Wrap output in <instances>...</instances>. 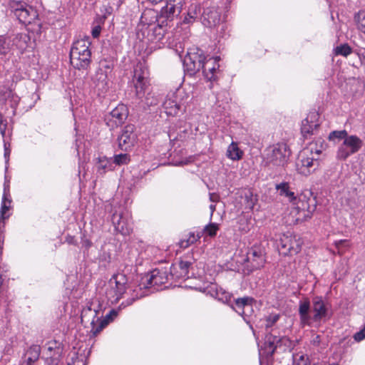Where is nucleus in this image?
<instances>
[{"mask_svg":"<svg viewBox=\"0 0 365 365\" xmlns=\"http://www.w3.org/2000/svg\"><path fill=\"white\" fill-rule=\"evenodd\" d=\"M126 276L122 273L113 275L108 282L109 288L107 289L106 294L111 303H117L123 294H130V297L128 298L125 302H123L120 308H125L133 303V302L143 295L138 291L141 288L133 289L130 286L127 285Z\"/></svg>","mask_w":365,"mask_h":365,"instance_id":"f257e3e1","label":"nucleus"},{"mask_svg":"<svg viewBox=\"0 0 365 365\" xmlns=\"http://www.w3.org/2000/svg\"><path fill=\"white\" fill-rule=\"evenodd\" d=\"M275 188L279 195L287 197L288 201L292 203L294 210L299 215L297 220H306L311 218L316 208L314 198L308 197L306 194H302L297 197L291 190L289 185L287 182L277 184Z\"/></svg>","mask_w":365,"mask_h":365,"instance_id":"f03ea898","label":"nucleus"},{"mask_svg":"<svg viewBox=\"0 0 365 365\" xmlns=\"http://www.w3.org/2000/svg\"><path fill=\"white\" fill-rule=\"evenodd\" d=\"M9 6L19 22L24 24H30L38 17L37 11L24 1L12 0Z\"/></svg>","mask_w":365,"mask_h":365,"instance_id":"7ed1b4c3","label":"nucleus"},{"mask_svg":"<svg viewBox=\"0 0 365 365\" xmlns=\"http://www.w3.org/2000/svg\"><path fill=\"white\" fill-rule=\"evenodd\" d=\"M290 150L286 143H277L266 150L267 163L274 166H283L289 156Z\"/></svg>","mask_w":365,"mask_h":365,"instance_id":"20e7f679","label":"nucleus"},{"mask_svg":"<svg viewBox=\"0 0 365 365\" xmlns=\"http://www.w3.org/2000/svg\"><path fill=\"white\" fill-rule=\"evenodd\" d=\"M312 155V148L304 149L299 155L297 162V170L299 173L308 176L314 173L319 167V160Z\"/></svg>","mask_w":365,"mask_h":365,"instance_id":"39448f33","label":"nucleus"},{"mask_svg":"<svg viewBox=\"0 0 365 365\" xmlns=\"http://www.w3.org/2000/svg\"><path fill=\"white\" fill-rule=\"evenodd\" d=\"M362 145L363 141L359 137L348 134L338 148L336 158L339 160H346L350 155L357 153Z\"/></svg>","mask_w":365,"mask_h":365,"instance_id":"423d86ee","label":"nucleus"},{"mask_svg":"<svg viewBox=\"0 0 365 365\" xmlns=\"http://www.w3.org/2000/svg\"><path fill=\"white\" fill-rule=\"evenodd\" d=\"M149 73L144 63H139L134 69L133 83L135 89V96L138 98H142L149 85Z\"/></svg>","mask_w":365,"mask_h":365,"instance_id":"0eeeda50","label":"nucleus"},{"mask_svg":"<svg viewBox=\"0 0 365 365\" xmlns=\"http://www.w3.org/2000/svg\"><path fill=\"white\" fill-rule=\"evenodd\" d=\"M185 0H167L166 4L160 10V19L171 21L181 13Z\"/></svg>","mask_w":365,"mask_h":365,"instance_id":"6e6552de","label":"nucleus"},{"mask_svg":"<svg viewBox=\"0 0 365 365\" xmlns=\"http://www.w3.org/2000/svg\"><path fill=\"white\" fill-rule=\"evenodd\" d=\"M220 57H205L201 69L204 77L210 81L217 79V72L219 70Z\"/></svg>","mask_w":365,"mask_h":365,"instance_id":"1a4fd4ad","label":"nucleus"},{"mask_svg":"<svg viewBox=\"0 0 365 365\" xmlns=\"http://www.w3.org/2000/svg\"><path fill=\"white\" fill-rule=\"evenodd\" d=\"M247 260L252 267L258 269L265 263V249L261 244L253 245L247 252Z\"/></svg>","mask_w":365,"mask_h":365,"instance_id":"9d476101","label":"nucleus"},{"mask_svg":"<svg viewBox=\"0 0 365 365\" xmlns=\"http://www.w3.org/2000/svg\"><path fill=\"white\" fill-rule=\"evenodd\" d=\"M172 277L170 272L168 273L166 269H155L151 272L150 275L147 278L148 284L145 287H153L158 289L159 287L166 284Z\"/></svg>","mask_w":365,"mask_h":365,"instance_id":"9b49d317","label":"nucleus"},{"mask_svg":"<svg viewBox=\"0 0 365 365\" xmlns=\"http://www.w3.org/2000/svg\"><path fill=\"white\" fill-rule=\"evenodd\" d=\"M118 145L121 150H128L132 148L136 141V135L134 133V126L128 125L123 129L118 138Z\"/></svg>","mask_w":365,"mask_h":365,"instance_id":"f8f14e48","label":"nucleus"},{"mask_svg":"<svg viewBox=\"0 0 365 365\" xmlns=\"http://www.w3.org/2000/svg\"><path fill=\"white\" fill-rule=\"evenodd\" d=\"M205 56L198 53H188L184 58V66L190 75L201 70Z\"/></svg>","mask_w":365,"mask_h":365,"instance_id":"ddd939ff","label":"nucleus"},{"mask_svg":"<svg viewBox=\"0 0 365 365\" xmlns=\"http://www.w3.org/2000/svg\"><path fill=\"white\" fill-rule=\"evenodd\" d=\"M301 241L293 236L284 235L280 239V246L284 255H295L301 250Z\"/></svg>","mask_w":365,"mask_h":365,"instance_id":"4468645a","label":"nucleus"},{"mask_svg":"<svg viewBox=\"0 0 365 365\" xmlns=\"http://www.w3.org/2000/svg\"><path fill=\"white\" fill-rule=\"evenodd\" d=\"M98 314L99 311L93 304H91L90 306L84 308L81 312V322L86 324H91L92 327L91 331L94 334H97L95 331L98 327V326H96V322L100 319L98 316Z\"/></svg>","mask_w":365,"mask_h":365,"instance_id":"2eb2a0df","label":"nucleus"},{"mask_svg":"<svg viewBox=\"0 0 365 365\" xmlns=\"http://www.w3.org/2000/svg\"><path fill=\"white\" fill-rule=\"evenodd\" d=\"M202 7L200 2L195 1L188 6L187 11L182 20L184 24H192L198 19L201 20L202 15Z\"/></svg>","mask_w":365,"mask_h":365,"instance_id":"dca6fc26","label":"nucleus"},{"mask_svg":"<svg viewBox=\"0 0 365 365\" xmlns=\"http://www.w3.org/2000/svg\"><path fill=\"white\" fill-rule=\"evenodd\" d=\"M312 311L313 312V322H320L326 319L328 314V309L322 297H316L313 299Z\"/></svg>","mask_w":365,"mask_h":365,"instance_id":"f3484780","label":"nucleus"},{"mask_svg":"<svg viewBox=\"0 0 365 365\" xmlns=\"http://www.w3.org/2000/svg\"><path fill=\"white\" fill-rule=\"evenodd\" d=\"M202 23L207 27H215L221 21L220 12L216 8H207L201 16Z\"/></svg>","mask_w":365,"mask_h":365,"instance_id":"a211bd4d","label":"nucleus"},{"mask_svg":"<svg viewBox=\"0 0 365 365\" xmlns=\"http://www.w3.org/2000/svg\"><path fill=\"white\" fill-rule=\"evenodd\" d=\"M46 365H58L62 348L56 341H49L47 344Z\"/></svg>","mask_w":365,"mask_h":365,"instance_id":"6ab92c4d","label":"nucleus"},{"mask_svg":"<svg viewBox=\"0 0 365 365\" xmlns=\"http://www.w3.org/2000/svg\"><path fill=\"white\" fill-rule=\"evenodd\" d=\"M93 84L99 94L106 93L108 89V80L106 71L99 68L92 78Z\"/></svg>","mask_w":365,"mask_h":365,"instance_id":"aec40b11","label":"nucleus"},{"mask_svg":"<svg viewBox=\"0 0 365 365\" xmlns=\"http://www.w3.org/2000/svg\"><path fill=\"white\" fill-rule=\"evenodd\" d=\"M148 31V38L152 42H160L164 38L167 31V24H165V21L162 20L160 23L154 24V26L146 29Z\"/></svg>","mask_w":365,"mask_h":365,"instance_id":"412c9836","label":"nucleus"},{"mask_svg":"<svg viewBox=\"0 0 365 365\" xmlns=\"http://www.w3.org/2000/svg\"><path fill=\"white\" fill-rule=\"evenodd\" d=\"M162 19H160L158 12L152 9H146L143 12L140 17V24L142 25L143 29H148L150 27L160 23Z\"/></svg>","mask_w":365,"mask_h":365,"instance_id":"4be33fe9","label":"nucleus"},{"mask_svg":"<svg viewBox=\"0 0 365 365\" xmlns=\"http://www.w3.org/2000/svg\"><path fill=\"white\" fill-rule=\"evenodd\" d=\"M319 114L316 112H311L308 114L306 119L302 123V133L307 136L309 134H313L319 124L318 123Z\"/></svg>","mask_w":365,"mask_h":365,"instance_id":"5701e85b","label":"nucleus"},{"mask_svg":"<svg viewBox=\"0 0 365 365\" xmlns=\"http://www.w3.org/2000/svg\"><path fill=\"white\" fill-rule=\"evenodd\" d=\"M182 103L178 101V96L173 94L163 102V108L168 115L175 116L182 109Z\"/></svg>","mask_w":365,"mask_h":365,"instance_id":"b1692460","label":"nucleus"},{"mask_svg":"<svg viewBox=\"0 0 365 365\" xmlns=\"http://www.w3.org/2000/svg\"><path fill=\"white\" fill-rule=\"evenodd\" d=\"M192 262L189 261L181 260L177 264H174L170 267V275L175 279L188 277L189 269Z\"/></svg>","mask_w":365,"mask_h":365,"instance_id":"393cba45","label":"nucleus"},{"mask_svg":"<svg viewBox=\"0 0 365 365\" xmlns=\"http://www.w3.org/2000/svg\"><path fill=\"white\" fill-rule=\"evenodd\" d=\"M110 121H113L112 126L121 124L128 117V110L125 105L120 104L110 113Z\"/></svg>","mask_w":365,"mask_h":365,"instance_id":"a878e982","label":"nucleus"},{"mask_svg":"<svg viewBox=\"0 0 365 365\" xmlns=\"http://www.w3.org/2000/svg\"><path fill=\"white\" fill-rule=\"evenodd\" d=\"M91 45L88 36L76 40L71 49L70 54H91L89 49Z\"/></svg>","mask_w":365,"mask_h":365,"instance_id":"bb28decb","label":"nucleus"},{"mask_svg":"<svg viewBox=\"0 0 365 365\" xmlns=\"http://www.w3.org/2000/svg\"><path fill=\"white\" fill-rule=\"evenodd\" d=\"M40 355V347L32 346L26 350L22 357L21 365H36Z\"/></svg>","mask_w":365,"mask_h":365,"instance_id":"cd10ccee","label":"nucleus"},{"mask_svg":"<svg viewBox=\"0 0 365 365\" xmlns=\"http://www.w3.org/2000/svg\"><path fill=\"white\" fill-rule=\"evenodd\" d=\"M91 54H70L71 65L77 69H86L91 63Z\"/></svg>","mask_w":365,"mask_h":365,"instance_id":"c85d7f7f","label":"nucleus"},{"mask_svg":"<svg viewBox=\"0 0 365 365\" xmlns=\"http://www.w3.org/2000/svg\"><path fill=\"white\" fill-rule=\"evenodd\" d=\"M114 168L115 167L111 158H108L106 156L98 158L96 169L99 175H103L107 171L113 170Z\"/></svg>","mask_w":365,"mask_h":365,"instance_id":"c756f323","label":"nucleus"},{"mask_svg":"<svg viewBox=\"0 0 365 365\" xmlns=\"http://www.w3.org/2000/svg\"><path fill=\"white\" fill-rule=\"evenodd\" d=\"M277 336L272 333H267L264 337V348L268 354L272 355L278 349Z\"/></svg>","mask_w":365,"mask_h":365,"instance_id":"7c9ffc66","label":"nucleus"},{"mask_svg":"<svg viewBox=\"0 0 365 365\" xmlns=\"http://www.w3.org/2000/svg\"><path fill=\"white\" fill-rule=\"evenodd\" d=\"M243 152L239 148L237 144L232 142L227 148V157L232 160H239L242 158Z\"/></svg>","mask_w":365,"mask_h":365,"instance_id":"2f4dec72","label":"nucleus"},{"mask_svg":"<svg viewBox=\"0 0 365 365\" xmlns=\"http://www.w3.org/2000/svg\"><path fill=\"white\" fill-rule=\"evenodd\" d=\"M28 39L26 34H17L12 40L11 47L15 46L18 49L24 50L27 46Z\"/></svg>","mask_w":365,"mask_h":365,"instance_id":"473e14b6","label":"nucleus"},{"mask_svg":"<svg viewBox=\"0 0 365 365\" xmlns=\"http://www.w3.org/2000/svg\"><path fill=\"white\" fill-rule=\"evenodd\" d=\"M348 133L346 130H333L329 133L328 139L329 140L336 143L337 140H344Z\"/></svg>","mask_w":365,"mask_h":365,"instance_id":"72a5a7b5","label":"nucleus"},{"mask_svg":"<svg viewBox=\"0 0 365 365\" xmlns=\"http://www.w3.org/2000/svg\"><path fill=\"white\" fill-rule=\"evenodd\" d=\"M118 315V312L115 309H112L110 311L108 314H106L105 319L101 321L98 327L95 331L96 333H99L110 321H112L116 316Z\"/></svg>","mask_w":365,"mask_h":365,"instance_id":"f704fd0d","label":"nucleus"},{"mask_svg":"<svg viewBox=\"0 0 365 365\" xmlns=\"http://www.w3.org/2000/svg\"><path fill=\"white\" fill-rule=\"evenodd\" d=\"M278 349H282L283 351L290 350L294 346V343L287 336H277Z\"/></svg>","mask_w":365,"mask_h":365,"instance_id":"c9c22d12","label":"nucleus"},{"mask_svg":"<svg viewBox=\"0 0 365 365\" xmlns=\"http://www.w3.org/2000/svg\"><path fill=\"white\" fill-rule=\"evenodd\" d=\"M11 41L5 37L0 36V54L5 55L11 49Z\"/></svg>","mask_w":365,"mask_h":365,"instance_id":"e433bc0d","label":"nucleus"},{"mask_svg":"<svg viewBox=\"0 0 365 365\" xmlns=\"http://www.w3.org/2000/svg\"><path fill=\"white\" fill-rule=\"evenodd\" d=\"M118 231L123 235H129L132 231V227L127 217L125 216L118 226Z\"/></svg>","mask_w":365,"mask_h":365,"instance_id":"4c0bfd02","label":"nucleus"},{"mask_svg":"<svg viewBox=\"0 0 365 365\" xmlns=\"http://www.w3.org/2000/svg\"><path fill=\"white\" fill-rule=\"evenodd\" d=\"M351 48L347 43L341 44L334 48V53L336 56L340 55L346 57L351 54Z\"/></svg>","mask_w":365,"mask_h":365,"instance_id":"58836bf2","label":"nucleus"},{"mask_svg":"<svg viewBox=\"0 0 365 365\" xmlns=\"http://www.w3.org/2000/svg\"><path fill=\"white\" fill-rule=\"evenodd\" d=\"M200 237L201 236L199 234L195 235L194 232H190L187 240H182L180 241V245L182 248H186L197 241Z\"/></svg>","mask_w":365,"mask_h":365,"instance_id":"ea45409f","label":"nucleus"},{"mask_svg":"<svg viewBox=\"0 0 365 365\" xmlns=\"http://www.w3.org/2000/svg\"><path fill=\"white\" fill-rule=\"evenodd\" d=\"M113 164L116 165H122L128 164L130 161V156L126 153L115 155L112 160Z\"/></svg>","mask_w":365,"mask_h":365,"instance_id":"a19ab883","label":"nucleus"},{"mask_svg":"<svg viewBox=\"0 0 365 365\" xmlns=\"http://www.w3.org/2000/svg\"><path fill=\"white\" fill-rule=\"evenodd\" d=\"M280 315L279 314H272L267 317L264 319V327L267 331L272 328L275 323L279 319Z\"/></svg>","mask_w":365,"mask_h":365,"instance_id":"79ce46f5","label":"nucleus"},{"mask_svg":"<svg viewBox=\"0 0 365 365\" xmlns=\"http://www.w3.org/2000/svg\"><path fill=\"white\" fill-rule=\"evenodd\" d=\"M160 102V98L158 95L153 93H148L145 98V104L150 106H157Z\"/></svg>","mask_w":365,"mask_h":365,"instance_id":"37998d69","label":"nucleus"},{"mask_svg":"<svg viewBox=\"0 0 365 365\" xmlns=\"http://www.w3.org/2000/svg\"><path fill=\"white\" fill-rule=\"evenodd\" d=\"M251 301H252V299L249 298V297L238 298V299H235V305H236L237 308L238 309V310H237V312L240 314H242L243 312H241V309L246 307H249L250 306L249 302Z\"/></svg>","mask_w":365,"mask_h":365,"instance_id":"c03bdc74","label":"nucleus"},{"mask_svg":"<svg viewBox=\"0 0 365 365\" xmlns=\"http://www.w3.org/2000/svg\"><path fill=\"white\" fill-rule=\"evenodd\" d=\"M220 287H219L217 284L210 283L204 288L203 292L215 298L219 295L218 292H220Z\"/></svg>","mask_w":365,"mask_h":365,"instance_id":"a18cd8bd","label":"nucleus"},{"mask_svg":"<svg viewBox=\"0 0 365 365\" xmlns=\"http://www.w3.org/2000/svg\"><path fill=\"white\" fill-rule=\"evenodd\" d=\"M218 230L219 225L212 222L207 225L203 229V232L210 237L215 236Z\"/></svg>","mask_w":365,"mask_h":365,"instance_id":"49530a36","label":"nucleus"},{"mask_svg":"<svg viewBox=\"0 0 365 365\" xmlns=\"http://www.w3.org/2000/svg\"><path fill=\"white\" fill-rule=\"evenodd\" d=\"M358 29L365 34V11H360L356 16Z\"/></svg>","mask_w":365,"mask_h":365,"instance_id":"de8ad7c7","label":"nucleus"},{"mask_svg":"<svg viewBox=\"0 0 365 365\" xmlns=\"http://www.w3.org/2000/svg\"><path fill=\"white\" fill-rule=\"evenodd\" d=\"M219 295L215 297L220 301H222L224 303H230L231 302L232 295L224 290L222 288H220V292H218Z\"/></svg>","mask_w":365,"mask_h":365,"instance_id":"09e8293b","label":"nucleus"},{"mask_svg":"<svg viewBox=\"0 0 365 365\" xmlns=\"http://www.w3.org/2000/svg\"><path fill=\"white\" fill-rule=\"evenodd\" d=\"M124 215L122 212H115L112 215V223L115 227V229L118 231V226L121 223L122 220L123 219Z\"/></svg>","mask_w":365,"mask_h":365,"instance_id":"8fccbe9b","label":"nucleus"},{"mask_svg":"<svg viewBox=\"0 0 365 365\" xmlns=\"http://www.w3.org/2000/svg\"><path fill=\"white\" fill-rule=\"evenodd\" d=\"M309 310H310V303L308 300L300 302L299 307V315L309 314Z\"/></svg>","mask_w":365,"mask_h":365,"instance_id":"3c124183","label":"nucleus"},{"mask_svg":"<svg viewBox=\"0 0 365 365\" xmlns=\"http://www.w3.org/2000/svg\"><path fill=\"white\" fill-rule=\"evenodd\" d=\"M293 365H309L308 359L304 355H296L293 356Z\"/></svg>","mask_w":365,"mask_h":365,"instance_id":"603ef678","label":"nucleus"},{"mask_svg":"<svg viewBox=\"0 0 365 365\" xmlns=\"http://www.w3.org/2000/svg\"><path fill=\"white\" fill-rule=\"evenodd\" d=\"M300 321L302 325L311 326L312 323L314 322L312 320V316H309V314L299 315Z\"/></svg>","mask_w":365,"mask_h":365,"instance_id":"864d4df0","label":"nucleus"},{"mask_svg":"<svg viewBox=\"0 0 365 365\" xmlns=\"http://www.w3.org/2000/svg\"><path fill=\"white\" fill-rule=\"evenodd\" d=\"M1 202H4V203H6L9 205H10L11 202V200L9 199V185H6V183L4 184V194H3Z\"/></svg>","mask_w":365,"mask_h":365,"instance_id":"5fc2aeb1","label":"nucleus"},{"mask_svg":"<svg viewBox=\"0 0 365 365\" xmlns=\"http://www.w3.org/2000/svg\"><path fill=\"white\" fill-rule=\"evenodd\" d=\"M356 53L359 56L361 64L365 65V48H359L356 51Z\"/></svg>","mask_w":365,"mask_h":365,"instance_id":"6e6d98bb","label":"nucleus"},{"mask_svg":"<svg viewBox=\"0 0 365 365\" xmlns=\"http://www.w3.org/2000/svg\"><path fill=\"white\" fill-rule=\"evenodd\" d=\"M354 339L356 341H361V340L365 339V327H364V329H362L359 331L356 332L354 335Z\"/></svg>","mask_w":365,"mask_h":365,"instance_id":"4d7b16f0","label":"nucleus"},{"mask_svg":"<svg viewBox=\"0 0 365 365\" xmlns=\"http://www.w3.org/2000/svg\"><path fill=\"white\" fill-rule=\"evenodd\" d=\"M6 127H7V123L6 121L2 120V115L0 113V133L3 138H4V136H5Z\"/></svg>","mask_w":365,"mask_h":365,"instance_id":"13d9d810","label":"nucleus"},{"mask_svg":"<svg viewBox=\"0 0 365 365\" xmlns=\"http://www.w3.org/2000/svg\"><path fill=\"white\" fill-rule=\"evenodd\" d=\"M335 244V246L337 247V249L339 250V253H341L342 251H341V248L342 246H349V242L346 240H338V241H336L334 242Z\"/></svg>","mask_w":365,"mask_h":365,"instance_id":"bf43d9fd","label":"nucleus"},{"mask_svg":"<svg viewBox=\"0 0 365 365\" xmlns=\"http://www.w3.org/2000/svg\"><path fill=\"white\" fill-rule=\"evenodd\" d=\"M4 158L6 160V163H7L9 158V155L11 153V150L9 148L10 145L7 144L5 140H4Z\"/></svg>","mask_w":365,"mask_h":365,"instance_id":"052dcab7","label":"nucleus"},{"mask_svg":"<svg viewBox=\"0 0 365 365\" xmlns=\"http://www.w3.org/2000/svg\"><path fill=\"white\" fill-rule=\"evenodd\" d=\"M321 336L319 334H313L312 336L311 342L314 346H318L320 344Z\"/></svg>","mask_w":365,"mask_h":365,"instance_id":"680f3d73","label":"nucleus"},{"mask_svg":"<svg viewBox=\"0 0 365 365\" xmlns=\"http://www.w3.org/2000/svg\"><path fill=\"white\" fill-rule=\"evenodd\" d=\"M101 28L100 26H96L93 28L91 34L93 38H98L101 34Z\"/></svg>","mask_w":365,"mask_h":365,"instance_id":"e2e57ef3","label":"nucleus"},{"mask_svg":"<svg viewBox=\"0 0 365 365\" xmlns=\"http://www.w3.org/2000/svg\"><path fill=\"white\" fill-rule=\"evenodd\" d=\"M218 199V196L214 193H210V200L212 201V202H216Z\"/></svg>","mask_w":365,"mask_h":365,"instance_id":"0e129e2a","label":"nucleus"},{"mask_svg":"<svg viewBox=\"0 0 365 365\" xmlns=\"http://www.w3.org/2000/svg\"><path fill=\"white\" fill-rule=\"evenodd\" d=\"M210 211H211V213H210V216L212 217V215H213V212H215V205L214 204H211L210 205Z\"/></svg>","mask_w":365,"mask_h":365,"instance_id":"69168bd1","label":"nucleus"},{"mask_svg":"<svg viewBox=\"0 0 365 365\" xmlns=\"http://www.w3.org/2000/svg\"><path fill=\"white\" fill-rule=\"evenodd\" d=\"M319 153H320V150H316V154H317V155H319Z\"/></svg>","mask_w":365,"mask_h":365,"instance_id":"338daca9","label":"nucleus"},{"mask_svg":"<svg viewBox=\"0 0 365 365\" xmlns=\"http://www.w3.org/2000/svg\"><path fill=\"white\" fill-rule=\"evenodd\" d=\"M73 238H71V239L70 240L69 242H70V243H73Z\"/></svg>","mask_w":365,"mask_h":365,"instance_id":"774afa93","label":"nucleus"}]
</instances>
